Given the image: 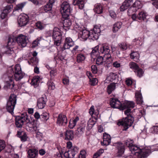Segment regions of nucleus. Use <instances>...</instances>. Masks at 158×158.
Wrapping results in <instances>:
<instances>
[{
    "label": "nucleus",
    "instance_id": "obj_11",
    "mask_svg": "<svg viewBox=\"0 0 158 158\" xmlns=\"http://www.w3.org/2000/svg\"><path fill=\"white\" fill-rule=\"evenodd\" d=\"M26 36L22 34L19 35L16 38V40L18 44L22 47L26 46L27 43Z\"/></svg>",
    "mask_w": 158,
    "mask_h": 158
},
{
    "label": "nucleus",
    "instance_id": "obj_22",
    "mask_svg": "<svg viewBox=\"0 0 158 158\" xmlns=\"http://www.w3.org/2000/svg\"><path fill=\"white\" fill-rule=\"evenodd\" d=\"M85 3V0H74L73 3L74 6L77 5L81 9L83 8Z\"/></svg>",
    "mask_w": 158,
    "mask_h": 158
},
{
    "label": "nucleus",
    "instance_id": "obj_14",
    "mask_svg": "<svg viewBox=\"0 0 158 158\" xmlns=\"http://www.w3.org/2000/svg\"><path fill=\"white\" fill-rule=\"evenodd\" d=\"M110 103L111 107L122 110V105L118 99L113 98L110 101Z\"/></svg>",
    "mask_w": 158,
    "mask_h": 158
},
{
    "label": "nucleus",
    "instance_id": "obj_19",
    "mask_svg": "<svg viewBox=\"0 0 158 158\" xmlns=\"http://www.w3.org/2000/svg\"><path fill=\"white\" fill-rule=\"evenodd\" d=\"M133 0H126L120 7V10L123 11L127 9L131 5Z\"/></svg>",
    "mask_w": 158,
    "mask_h": 158
},
{
    "label": "nucleus",
    "instance_id": "obj_4",
    "mask_svg": "<svg viewBox=\"0 0 158 158\" xmlns=\"http://www.w3.org/2000/svg\"><path fill=\"white\" fill-rule=\"evenodd\" d=\"M51 33L54 41V44L57 46H59L61 43L62 38V34L60 30L57 27H55L53 30L51 31Z\"/></svg>",
    "mask_w": 158,
    "mask_h": 158
},
{
    "label": "nucleus",
    "instance_id": "obj_42",
    "mask_svg": "<svg viewBox=\"0 0 158 158\" xmlns=\"http://www.w3.org/2000/svg\"><path fill=\"white\" fill-rule=\"evenodd\" d=\"M52 5L50 4L47 3L44 7V9L45 12L50 11L52 10Z\"/></svg>",
    "mask_w": 158,
    "mask_h": 158
},
{
    "label": "nucleus",
    "instance_id": "obj_38",
    "mask_svg": "<svg viewBox=\"0 0 158 158\" xmlns=\"http://www.w3.org/2000/svg\"><path fill=\"white\" fill-rule=\"evenodd\" d=\"M104 60V57H103L102 56H99L98 57L96 60V63L98 65H101L103 63H104V64H106L105 62H104V61H103V60Z\"/></svg>",
    "mask_w": 158,
    "mask_h": 158
},
{
    "label": "nucleus",
    "instance_id": "obj_43",
    "mask_svg": "<svg viewBox=\"0 0 158 158\" xmlns=\"http://www.w3.org/2000/svg\"><path fill=\"white\" fill-rule=\"evenodd\" d=\"M48 89L50 90H53L55 89V85L53 82L51 80L48 81Z\"/></svg>",
    "mask_w": 158,
    "mask_h": 158
},
{
    "label": "nucleus",
    "instance_id": "obj_1",
    "mask_svg": "<svg viewBox=\"0 0 158 158\" xmlns=\"http://www.w3.org/2000/svg\"><path fill=\"white\" fill-rule=\"evenodd\" d=\"M132 140L128 139L125 141V145L129 148L132 154L138 156L139 158H144L148 157L151 153L150 149L148 147L140 148L133 144Z\"/></svg>",
    "mask_w": 158,
    "mask_h": 158
},
{
    "label": "nucleus",
    "instance_id": "obj_17",
    "mask_svg": "<svg viewBox=\"0 0 158 158\" xmlns=\"http://www.w3.org/2000/svg\"><path fill=\"white\" fill-rule=\"evenodd\" d=\"M110 142L111 137L110 135L106 133H104L103 135V142H101L102 145L107 146L110 144Z\"/></svg>",
    "mask_w": 158,
    "mask_h": 158
},
{
    "label": "nucleus",
    "instance_id": "obj_64",
    "mask_svg": "<svg viewBox=\"0 0 158 158\" xmlns=\"http://www.w3.org/2000/svg\"><path fill=\"white\" fill-rule=\"evenodd\" d=\"M126 84L128 86L131 85L132 83V81L130 79H128L126 81Z\"/></svg>",
    "mask_w": 158,
    "mask_h": 158
},
{
    "label": "nucleus",
    "instance_id": "obj_31",
    "mask_svg": "<svg viewBox=\"0 0 158 158\" xmlns=\"http://www.w3.org/2000/svg\"><path fill=\"white\" fill-rule=\"evenodd\" d=\"M115 87L116 85L115 83H112L108 85L107 88L108 93L109 94H110L115 89Z\"/></svg>",
    "mask_w": 158,
    "mask_h": 158
},
{
    "label": "nucleus",
    "instance_id": "obj_62",
    "mask_svg": "<svg viewBox=\"0 0 158 158\" xmlns=\"http://www.w3.org/2000/svg\"><path fill=\"white\" fill-rule=\"evenodd\" d=\"M90 81L92 82L91 85H95L98 82V80L96 78H92L91 79V80Z\"/></svg>",
    "mask_w": 158,
    "mask_h": 158
},
{
    "label": "nucleus",
    "instance_id": "obj_25",
    "mask_svg": "<svg viewBox=\"0 0 158 158\" xmlns=\"http://www.w3.org/2000/svg\"><path fill=\"white\" fill-rule=\"evenodd\" d=\"M71 25V21L67 19H65L63 23V27L65 31H67L70 29V26Z\"/></svg>",
    "mask_w": 158,
    "mask_h": 158
},
{
    "label": "nucleus",
    "instance_id": "obj_39",
    "mask_svg": "<svg viewBox=\"0 0 158 158\" xmlns=\"http://www.w3.org/2000/svg\"><path fill=\"white\" fill-rule=\"evenodd\" d=\"M39 77L38 76L34 77L31 81V85H37L39 82Z\"/></svg>",
    "mask_w": 158,
    "mask_h": 158
},
{
    "label": "nucleus",
    "instance_id": "obj_48",
    "mask_svg": "<svg viewBox=\"0 0 158 158\" xmlns=\"http://www.w3.org/2000/svg\"><path fill=\"white\" fill-rule=\"evenodd\" d=\"M99 47L98 46H95L92 50L91 53V55H96L98 53V49Z\"/></svg>",
    "mask_w": 158,
    "mask_h": 158
},
{
    "label": "nucleus",
    "instance_id": "obj_58",
    "mask_svg": "<svg viewBox=\"0 0 158 158\" xmlns=\"http://www.w3.org/2000/svg\"><path fill=\"white\" fill-rule=\"evenodd\" d=\"M91 70L94 74H96L98 72V69L96 65H93L91 67Z\"/></svg>",
    "mask_w": 158,
    "mask_h": 158
},
{
    "label": "nucleus",
    "instance_id": "obj_46",
    "mask_svg": "<svg viewBox=\"0 0 158 158\" xmlns=\"http://www.w3.org/2000/svg\"><path fill=\"white\" fill-rule=\"evenodd\" d=\"M42 39V37H39L36 40L34 41L32 44V47H35L38 46V44L39 43V41Z\"/></svg>",
    "mask_w": 158,
    "mask_h": 158
},
{
    "label": "nucleus",
    "instance_id": "obj_60",
    "mask_svg": "<svg viewBox=\"0 0 158 158\" xmlns=\"http://www.w3.org/2000/svg\"><path fill=\"white\" fill-rule=\"evenodd\" d=\"M153 2L152 4L157 9H158V0H151Z\"/></svg>",
    "mask_w": 158,
    "mask_h": 158
},
{
    "label": "nucleus",
    "instance_id": "obj_7",
    "mask_svg": "<svg viewBox=\"0 0 158 158\" xmlns=\"http://www.w3.org/2000/svg\"><path fill=\"white\" fill-rule=\"evenodd\" d=\"M60 10L63 17L67 18L70 12V8L69 3L66 2H64L61 5Z\"/></svg>",
    "mask_w": 158,
    "mask_h": 158
},
{
    "label": "nucleus",
    "instance_id": "obj_5",
    "mask_svg": "<svg viewBox=\"0 0 158 158\" xmlns=\"http://www.w3.org/2000/svg\"><path fill=\"white\" fill-rule=\"evenodd\" d=\"M16 101V95L14 94H11L7 101L6 106V109L8 112L11 114L13 113Z\"/></svg>",
    "mask_w": 158,
    "mask_h": 158
},
{
    "label": "nucleus",
    "instance_id": "obj_26",
    "mask_svg": "<svg viewBox=\"0 0 158 158\" xmlns=\"http://www.w3.org/2000/svg\"><path fill=\"white\" fill-rule=\"evenodd\" d=\"M135 97L137 103L138 104H141L142 103L143 101L141 94L140 92H138L135 93Z\"/></svg>",
    "mask_w": 158,
    "mask_h": 158
},
{
    "label": "nucleus",
    "instance_id": "obj_49",
    "mask_svg": "<svg viewBox=\"0 0 158 158\" xmlns=\"http://www.w3.org/2000/svg\"><path fill=\"white\" fill-rule=\"evenodd\" d=\"M6 49L7 50L6 51V54L10 55L14 52L13 47H8L7 46Z\"/></svg>",
    "mask_w": 158,
    "mask_h": 158
},
{
    "label": "nucleus",
    "instance_id": "obj_37",
    "mask_svg": "<svg viewBox=\"0 0 158 158\" xmlns=\"http://www.w3.org/2000/svg\"><path fill=\"white\" fill-rule=\"evenodd\" d=\"M85 130L84 127H80L77 128L76 134L77 135L80 136L83 134Z\"/></svg>",
    "mask_w": 158,
    "mask_h": 158
},
{
    "label": "nucleus",
    "instance_id": "obj_10",
    "mask_svg": "<svg viewBox=\"0 0 158 158\" xmlns=\"http://www.w3.org/2000/svg\"><path fill=\"white\" fill-rule=\"evenodd\" d=\"M29 21V17L25 14H21L19 15L18 19V22L20 27L24 26L26 25Z\"/></svg>",
    "mask_w": 158,
    "mask_h": 158
},
{
    "label": "nucleus",
    "instance_id": "obj_47",
    "mask_svg": "<svg viewBox=\"0 0 158 158\" xmlns=\"http://www.w3.org/2000/svg\"><path fill=\"white\" fill-rule=\"evenodd\" d=\"M35 25L40 30L43 29L45 26L44 24V25L43 23L40 22H38L36 23Z\"/></svg>",
    "mask_w": 158,
    "mask_h": 158
},
{
    "label": "nucleus",
    "instance_id": "obj_35",
    "mask_svg": "<svg viewBox=\"0 0 158 158\" xmlns=\"http://www.w3.org/2000/svg\"><path fill=\"white\" fill-rule=\"evenodd\" d=\"M142 7V4L139 1H136L133 5V7L135 8L136 11L138 9L141 8Z\"/></svg>",
    "mask_w": 158,
    "mask_h": 158
},
{
    "label": "nucleus",
    "instance_id": "obj_2",
    "mask_svg": "<svg viewBox=\"0 0 158 158\" xmlns=\"http://www.w3.org/2000/svg\"><path fill=\"white\" fill-rule=\"evenodd\" d=\"M130 110H128L124 111V114L127 116L124 119L119 121L117 123L118 126L122 125L124 127L123 130L126 131L131 127L134 122V118L132 116V114L130 113Z\"/></svg>",
    "mask_w": 158,
    "mask_h": 158
},
{
    "label": "nucleus",
    "instance_id": "obj_23",
    "mask_svg": "<svg viewBox=\"0 0 158 158\" xmlns=\"http://www.w3.org/2000/svg\"><path fill=\"white\" fill-rule=\"evenodd\" d=\"M28 154L30 158H35L38 155V150L36 149H30L28 151Z\"/></svg>",
    "mask_w": 158,
    "mask_h": 158
},
{
    "label": "nucleus",
    "instance_id": "obj_45",
    "mask_svg": "<svg viewBox=\"0 0 158 158\" xmlns=\"http://www.w3.org/2000/svg\"><path fill=\"white\" fill-rule=\"evenodd\" d=\"M13 7V5H7L6 6L5 8L3 10L4 11V12H6L8 14L11 11V10L12 9Z\"/></svg>",
    "mask_w": 158,
    "mask_h": 158
},
{
    "label": "nucleus",
    "instance_id": "obj_33",
    "mask_svg": "<svg viewBox=\"0 0 158 158\" xmlns=\"http://www.w3.org/2000/svg\"><path fill=\"white\" fill-rule=\"evenodd\" d=\"M85 59L84 54L82 53H78L77 56V61L78 63H81L84 61Z\"/></svg>",
    "mask_w": 158,
    "mask_h": 158
},
{
    "label": "nucleus",
    "instance_id": "obj_63",
    "mask_svg": "<svg viewBox=\"0 0 158 158\" xmlns=\"http://www.w3.org/2000/svg\"><path fill=\"white\" fill-rule=\"evenodd\" d=\"M69 123V126L70 129H73L76 126L75 123H73L72 120L70 121Z\"/></svg>",
    "mask_w": 158,
    "mask_h": 158
},
{
    "label": "nucleus",
    "instance_id": "obj_34",
    "mask_svg": "<svg viewBox=\"0 0 158 158\" xmlns=\"http://www.w3.org/2000/svg\"><path fill=\"white\" fill-rule=\"evenodd\" d=\"M146 17V14L143 11H140L139 12L137 15V18L140 20H144Z\"/></svg>",
    "mask_w": 158,
    "mask_h": 158
},
{
    "label": "nucleus",
    "instance_id": "obj_51",
    "mask_svg": "<svg viewBox=\"0 0 158 158\" xmlns=\"http://www.w3.org/2000/svg\"><path fill=\"white\" fill-rule=\"evenodd\" d=\"M86 153L85 150H82L80 151L79 158H85Z\"/></svg>",
    "mask_w": 158,
    "mask_h": 158
},
{
    "label": "nucleus",
    "instance_id": "obj_15",
    "mask_svg": "<svg viewBox=\"0 0 158 158\" xmlns=\"http://www.w3.org/2000/svg\"><path fill=\"white\" fill-rule=\"evenodd\" d=\"M67 123L66 116L62 114H60L57 118V123L60 126H65Z\"/></svg>",
    "mask_w": 158,
    "mask_h": 158
},
{
    "label": "nucleus",
    "instance_id": "obj_57",
    "mask_svg": "<svg viewBox=\"0 0 158 158\" xmlns=\"http://www.w3.org/2000/svg\"><path fill=\"white\" fill-rule=\"evenodd\" d=\"M21 140L22 142H25L27 140V135L26 133H23L22 135L21 136H20Z\"/></svg>",
    "mask_w": 158,
    "mask_h": 158
},
{
    "label": "nucleus",
    "instance_id": "obj_59",
    "mask_svg": "<svg viewBox=\"0 0 158 158\" xmlns=\"http://www.w3.org/2000/svg\"><path fill=\"white\" fill-rule=\"evenodd\" d=\"M56 74V70H52L50 71V75L51 79L53 78Z\"/></svg>",
    "mask_w": 158,
    "mask_h": 158
},
{
    "label": "nucleus",
    "instance_id": "obj_13",
    "mask_svg": "<svg viewBox=\"0 0 158 158\" xmlns=\"http://www.w3.org/2000/svg\"><path fill=\"white\" fill-rule=\"evenodd\" d=\"M74 42L70 37H68L65 38L63 46L62 48V51L69 49L70 47L74 45Z\"/></svg>",
    "mask_w": 158,
    "mask_h": 158
},
{
    "label": "nucleus",
    "instance_id": "obj_8",
    "mask_svg": "<svg viewBox=\"0 0 158 158\" xmlns=\"http://www.w3.org/2000/svg\"><path fill=\"white\" fill-rule=\"evenodd\" d=\"M24 122L25 123L29 122L28 116L26 114L17 116L15 118V124L17 127H21Z\"/></svg>",
    "mask_w": 158,
    "mask_h": 158
},
{
    "label": "nucleus",
    "instance_id": "obj_29",
    "mask_svg": "<svg viewBox=\"0 0 158 158\" xmlns=\"http://www.w3.org/2000/svg\"><path fill=\"white\" fill-rule=\"evenodd\" d=\"M117 77V75L115 73L111 72L108 75L107 77V79L110 81H112L116 80Z\"/></svg>",
    "mask_w": 158,
    "mask_h": 158
},
{
    "label": "nucleus",
    "instance_id": "obj_40",
    "mask_svg": "<svg viewBox=\"0 0 158 158\" xmlns=\"http://www.w3.org/2000/svg\"><path fill=\"white\" fill-rule=\"evenodd\" d=\"M129 66L130 68L135 70L138 69L139 68L138 64L136 63L133 62H131L129 63Z\"/></svg>",
    "mask_w": 158,
    "mask_h": 158
},
{
    "label": "nucleus",
    "instance_id": "obj_32",
    "mask_svg": "<svg viewBox=\"0 0 158 158\" xmlns=\"http://www.w3.org/2000/svg\"><path fill=\"white\" fill-rule=\"evenodd\" d=\"M28 121L29 122L26 123L27 124V126L30 128V130L32 131L36 130L37 129V127L34 124V123L32 122H31L29 118Z\"/></svg>",
    "mask_w": 158,
    "mask_h": 158
},
{
    "label": "nucleus",
    "instance_id": "obj_55",
    "mask_svg": "<svg viewBox=\"0 0 158 158\" xmlns=\"http://www.w3.org/2000/svg\"><path fill=\"white\" fill-rule=\"evenodd\" d=\"M152 133H158V125H156L153 126L151 128Z\"/></svg>",
    "mask_w": 158,
    "mask_h": 158
},
{
    "label": "nucleus",
    "instance_id": "obj_20",
    "mask_svg": "<svg viewBox=\"0 0 158 158\" xmlns=\"http://www.w3.org/2000/svg\"><path fill=\"white\" fill-rule=\"evenodd\" d=\"M46 102V98L43 97L40 98L37 101V106L39 109H43L45 106Z\"/></svg>",
    "mask_w": 158,
    "mask_h": 158
},
{
    "label": "nucleus",
    "instance_id": "obj_30",
    "mask_svg": "<svg viewBox=\"0 0 158 158\" xmlns=\"http://www.w3.org/2000/svg\"><path fill=\"white\" fill-rule=\"evenodd\" d=\"M94 11L98 14H100L102 12V8L101 4H97L95 6Z\"/></svg>",
    "mask_w": 158,
    "mask_h": 158
},
{
    "label": "nucleus",
    "instance_id": "obj_9",
    "mask_svg": "<svg viewBox=\"0 0 158 158\" xmlns=\"http://www.w3.org/2000/svg\"><path fill=\"white\" fill-rule=\"evenodd\" d=\"M15 69L14 76L15 79L16 81H19L23 77L24 74L22 72L20 65L19 64H16L15 67Z\"/></svg>",
    "mask_w": 158,
    "mask_h": 158
},
{
    "label": "nucleus",
    "instance_id": "obj_16",
    "mask_svg": "<svg viewBox=\"0 0 158 158\" xmlns=\"http://www.w3.org/2000/svg\"><path fill=\"white\" fill-rule=\"evenodd\" d=\"M135 106V103L133 102L126 101L122 105V110L126 109V110H130V113L132 114L131 111V108H133Z\"/></svg>",
    "mask_w": 158,
    "mask_h": 158
},
{
    "label": "nucleus",
    "instance_id": "obj_28",
    "mask_svg": "<svg viewBox=\"0 0 158 158\" xmlns=\"http://www.w3.org/2000/svg\"><path fill=\"white\" fill-rule=\"evenodd\" d=\"M131 59H134V60L136 62H138L139 60V54L137 52H132L130 54Z\"/></svg>",
    "mask_w": 158,
    "mask_h": 158
},
{
    "label": "nucleus",
    "instance_id": "obj_41",
    "mask_svg": "<svg viewBox=\"0 0 158 158\" xmlns=\"http://www.w3.org/2000/svg\"><path fill=\"white\" fill-rule=\"evenodd\" d=\"M49 114L46 112H44L41 115V119L43 121H47L49 118Z\"/></svg>",
    "mask_w": 158,
    "mask_h": 158
},
{
    "label": "nucleus",
    "instance_id": "obj_56",
    "mask_svg": "<svg viewBox=\"0 0 158 158\" xmlns=\"http://www.w3.org/2000/svg\"><path fill=\"white\" fill-rule=\"evenodd\" d=\"M5 142L2 140H0V152L5 148Z\"/></svg>",
    "mask_w": 158,
    "mask_h": 158
},
{
    "label": "nucleus",
    "instance_id": "obj_12",
    "mask_svg": "<svg viewBox=\"0 0 158 158\" xmlns=\"http://www.w3.org/2000/svg\"><path fill=\"white\" fill-rule=\"evenodd\" d=\"M100 27L99 25L94 26L93 31V32L90 35V39L96 40L98 38L99 34L101 32Z\"/></svg>",
    "mask_w": 158,
    "mask_h": 158
},
{
    "label": "nucleus",
    "instance_id": "obj_44",
    "mask_svg": "<svg viewBox=\"0 0 158 158\" xmlns=\"http://www.w3.org/2000/svg\"><path fill=\"white\" fill-rule=\"evenodd\" d=\"M104 152V151L102 149L98 150L97 152L94 155V158H97V157H99Z\"/></svg>",
    "mask_w": 158,
    "mask_h": 158
},
{
    "label": "nucleus",
    "instance_id": "obj_52",
    "mask_svg": "<svg viewBox=\"0 0 158 158\" xmlns=\"http://www.w3.org/2000/svg\"><path fill=\"white\" fill-rule=\"evenodd\" d=\"M120 48L123 50H125L127 48V45L126 43H122L118 45Z\"/></svg>",
    "mask_w": 158,
    "mask_h": 158
},
{
    "label": "nucleus",
    "instance_id": "obj_61",
    "mask_svg": "<svg viewBox=\"0 0 158 158\" xmlns=\"http://www.w3.org/2000/svg\"><path fill=\"white\" fill-rule=\"evenodd\" d=\"M95 122L92 120H89L88 123V126L90 127H92L94 125Z\"/></svg>",
    "mask_w": 158,
    "mask_h": 158
},
{
    "label": "nucleus",
    "instance_id": "obj_27",
    "mask_svg": "<svg viewBox=\"0 0 158 158\" xmlns=\"http://www.w3.org/2000/svg\"><path fill=\"white\" fill-rule=\"evenodd\" d=\"M122 23L121 22H117L115 23L113 27L112 31L114 33L117 32L121 27Z\"/></svg>",
    "mask_w": 158,
    "mask_h": 158
},
{
    "label": "nucleus",
    "instance_id": "obj_36",
    "mask_svg": "<svg viewBox=\"0 0 158 158\" xmlns=\"http://www.w3.org/2000/svg\"><path fill=\"white\" fill-rule=\"evenodd\" d=\"M16 40L14 39L13 38L9 37L8 39L7 42V47H12L15 45Z\"/></svg>",
    "mask_w": 158,
    "mask_h": 158
},
{
    "label": "nucleus",
    "instance_id": "obj_18",
    "mask_svg": "<svg viewBox=\"0 0 158 158\" xmlns=\"http://www.w3.org/2000/svg\"><path fill=\"white\" fill-rule=\"evenodd\" d=\"M15 85L14 82V78L13 77H9V80L6 82V84L4 86L5 89H13Z\"/></svg>",
    "mask_w": 158,
    "mask_h": 158
},
{
    "label": "nucleus",
    "instance_id": "obj_24",
    "mask_svg": "<svg viewBox=\"0 0 158 158\" xmlns=\"http://www.w3.org/2000/svg\"><path fill=\"white\" fill-rule=\"evenodd\" d=\"M117 148L118 150V152L117 154L118 157L122 156V155L124 152V148L123 144L120 143H117Z\"/></svg>",
    "mask_w": 158,
    "mask_h": 158
},
{
    "label": "nucleus",
    "instance_id": "obj_54",
    "mask_svg": "<svg viewBox=\"0 0 158 158\" xmlns=\"http://www.w3.org/2000/svg\"><path fill=\"white\" fill-rule=\"evenodd\" d=\"M79 46H75L72 51V53L74 55L76 54L77 53H79V50H78Z\"/></svg>",
    "mask_w": 158,
    "mask_h": 158
},
{
    "label": "nucleus",
    "instance_id": "obj_21",
    "mask_svg": "<svg viewBox=\"0 0 158 158\" xmlns=\"http://www.w3.org/2000/svg\"><path fill=\"white\" fill-rule=\"evenodd\" d=\"M65 139L68 140H72L74 138V133L71 130H67L64 133Z\"/></svg>",
    "mask_w": 158,
    "mask_h": 158
},
{
    "label": "nucleus",
    "instance_id": "obj_50",
    "mask_svg": "<svg viewBox=\"0 0 158 158\" xmlns=\"http://www.w3.org/2000/svg\"><path fill=\"white\" fill-rule=\"evenodd\" d=\"M25 4V3L24 2L17 5L15 7V10H18L22 9V8L24 6Z\"/></svg>",
    "mask_w": 158,
    "mask_h": 158
},
{
    "label": "nucleus",
    "instance_id": "obj_53",
    "mask_svg": "<svg viewBox=\"0 0 158 158\" xmlns=\"http://www.w3.org/2000/svg\"><path fill=\"white\" fill-rule=\"evenodd\" d=\"M137 75L139 77H141L143 76L144 73L143 70L139 68L138 69H137Z\"/></svg>",
    "mask_w": 158,
    "mask_h": 158
},
{
    "label": "nucleus",
    "instance_id": "obj_3",
    "mask_svg": "<svg viewBox=\"0 0 158 158\" xmlns=\"http://www.w3.org/2000/svg\"><path fill=\"white\" fill-rule=\"evenodd\" d=\"M110 51L109 47L107 45H103L100 48V53L104 54V62L107 64L112 63L113 60L111 55L110 53Z\"/></svg>",
    "mask_w": 158,
    "mask_h": 158
},
{
    "label": "nucleus",
    "instance_id": "obj_6",
    "mask_svg": "<svg viewBox=\"0 0 158 158\" xmlns=\"http://www.w3.org/2000/svg\"><path fill=\"white\" fill-rule=\"evenodd\" d=\"M75 27L80 31L79 37L81 38V40L82 41H85L89 37H90L91 34H90L89 31L85 29H84L85 28L84 27L79 26L77 24H76Z\"/></svg>",
    "mask_w": 158,
    "mask_h": 158
}]
</instances>
